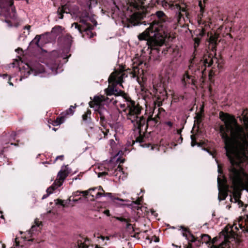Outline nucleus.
Masks as SVG:
<instances>
[{
  "label": "nucleus",
  "mask_w": 248,
  "mask_h": 248,
  "mask_svg": "<svg viewBox=\"0 0 248 248\" xmlns=\"http://www.w3.org/2000/svg\"><path fill=\"white\" fill-rule=\"evenodd\" d=\"M116 219L117 220H119L122 222H123L124 224H125V227L127 229H129L131 227V225L130 224L127 220L124 218L122 217H116Z\"/></svg>",
  "instance_id": "393cba45"
},
{
  "label": "nucleus",
  "mask_w": 248,
  "mask_h": 248,
  "mask_svg": "<svg viewBox=\"0 0 248 248\" xmlns=\"http://www.w3.org/2000/svg\"><path fill=\"white\" fill-rule=\"evenodd\" d=\"M211 238V237L208 234H203L202 236L203 242L205 243L208 246L210 243Z\"/></svg>",
  "instance_id": "cd10ccee"
},
{
  "label": "nucleus",
  "mask_w": 248,
  "mask_h": 248,
  "mask_svg": "<svg viewBox=\"0 0 248 248\" xmlns=\"http://www.w3.org/2000/svg\"><path fill=\"white\" fill-rule=\"evenodd\" d=\"M140 199H139L138 200H137L136 202H135V203L136 204H140Z\"/></svg>",
  "instance_id": "864d4df0"
},
{
  "label": "nucleus",
  "mask_w": 248,
  "mask_h": 248,
  "mask_svg": "<svg viewBox=\"0 0 248 248\" xmlns=\"http://www.w3.org/2000/svg\"><path fill=\"white\" fill-rule=\"evenodd\" d=\"M75 108V107L71 106L70 107L65 111V114L72 115L74 113V109Z\"/></svg>",
  "instance_id": "7c9ffc66"
},
{
  "label": "nucleus",
  "mask_w": 248,
  "mask_h": 248,
  "mask_svg": "<svg viewBox=\"0 0 248 248\" xmlns=\"http://www.w3.org/2000/svg\"><path fill=\"white\" fill-rule=\"evenodd\" d=\"M217 167H218V170H217L218 172V173H221V170H220L219 169V165H217Z\"/></svg>",
  "instance_id": "5fc2aeb1"
},
{
  "label": "nucleus",
  "mask_w": 248,
  "mask_h": 248,
  "mask_svg": "<svg viewBox=\"0 0 248 248\" xmlns=\"http://www.w3.org/2000/svg\"><path fill=\"white\" fill-rule=\"evenodd\" d=\"M206 0H200L199 1V6L200 7V13L198 15L199 17L202 18L203 16L204 12L205 3Z\"/></svg>",
  "instance_id": "aec40b11"
},
{
  "label": "nucleus",
  "mask_w": 248,
  "mask_h": 248,
  "mask_svg": "<svg viewBox=\"0 0 248 248\" xmlns=\"http://www.w3.org/2000/svg\"><path fill=\"white\" fill-rule=\"evenodd\" d=\"M88 191V195L90 194V195L91 196V193H93V194H95L96 193V192H97V191H96L95 192H93V191H90L89 190H87Z\"/></svg>",
  "instance_id": "c03bdc74"
},
{
  "label": "nucleus",
  "mask_w": 248,
  "mask_h": 248,
  "mask_svg": "<svg viewBox=\"0 0 248 248\" xmlns=\"http://www.w3.org/2000/svg\"><path fill=\"white\" fill-rule=\"evenodd\" d=\"M145 0H123L121 3L122 11L133 18H142L144 16Z\"/></svg>",
  "instance_id": "39448f33"
},
{
  "label": "nucleus",
  "mask_w": 248,
  "mask_h": 248,
  "mask_svg": "<svg viewBox=\"0 0 248 248\" xmlns=\"http://www.w3.org/2000/svg\"><path fill=\"white\" fill-rule=\"evenodd\" d=\"M45 34L37 35L35 38L30 42V45H32L33 44L35 45L36 47H41V46L39 44V42L42 37H44Z\"/></svg>",
  "instance_id": "6ab92c4d"
},
{
  "label": "nucleus",
  "mask_w": 248,
  "mask_h": 248,
  "mask_svg": "<svg viewBox=\"0 0 248 248\" xmlns=\"http://www.w3.org/2000/svg\"><path fill=\"white\" fill-rule=\"evenodd\" d=\"M120 96L124 102L123 103H120V107L126 112L127 119L131 121L135 127L140 129L145 124L146 121L142 116H140L141 111L140 108L124 93Z\"/></svg>",
  "instance_id": "7ed1b4c3"
},
{
  "label": "nucleus",
  "mask_w": 248,
  "mask_h": 248,
  "mask_svg": "<svg viewBox=\"0 0 248 248\" xmlns=\"http://www.w3.org/2000/svg\"><path fill=\"white\" fill-rule=\"evenodd\" d=\"M164 124L168 125L170 128H171L173 125L172 123L170 121L164 122Z\"/></svg>",
  "instance_id": "4c0bfd02"
},
{
  "label": "nucleus",
  "mask_w": 248,
  "mask_h": 248,
  "mask_svg": "<svg viewBox=\"0 0 248 248\" xmlns=\"http://www.w3.org/2000/svg\"><path fill=\"white\" fill-rule=\"evenodd\" d=\"M68 172L64 171H59L57 175V178L55 181L54 185L56 186V187H60L63 183V181L68 176Z\"/></svg>",
  "instance_id": "2eb2a0df"
},
{
  "label": "nucleus",
  "mask_w": 248,
  "mask_h": 248,
  "mask_svg": "<svg viewBox=\"0 0 248 248\" xmlns=\"http://www.w3.org/2000/svg\"><path fill=\"white\" fill-rule=\"evenodd\" d=\"M115 199H116V200H117V201H123V200H122V199H120V198H115Z\"/></svg>",
  "instance_id": "13d9d810"
},
{
  "label": "nucleus",
  "mask_w": 248,
  "mask_h": 248,
  "mask_svg": "<svg viewBox=\"0 0 248 248\" xmlns=\"http://www.w3.org/2000/svg\"><path fill=\"white\" fill-rule=\"evenodd\" d=\"M65 121V118L63 116H61L57 118V119L53 122V125L56 126L63 123Z\"/></svg>",
  "instance_id": "5701e85b"
},
{
  "label": "nucleus",
  "mask_w": 248,
  "mask_h": 248,
  "mask_svg": "<svg viewBox=\"0 0 248 248\" xmlns=\"http://www.w3.org/2000/svg\"><path fill=\"white\" fill-rule=\"evenodd\" d=\"M16 136V133L15 132H13L11 135V137L13 138H14L15 137V136Z\"/></svg>",
  "instance_id": "3c124183"
},
{
  "label": "nucleus",
  "mask_w": 248,
  "mask_h": 248,
  "mask_svg": "<svg viewBox=\"0 0 248 248\" xmlns=\"http://www.w3.org/2000/svg\"><path fill=\"white\" fill-rule=\"evenodd\" d=\"M100 237H101V239L103 241L105 239V238L102 236H101ZM106 239L107 240H108L109 238L108 237H106Z\"/></svg>",
  "instance_id": "8fccbe9b"
},
{
  "label": "nucleus",
  "mask_w": 248,
  "mask_h": 248,
  "mask_svg": "<svg viewBox=\"0 0 248 248\" xmlns=\"http://www.w3.org/2000/svg\"><path fill=\"white\" fill-rule=\"evenodd\" d=\"M102 168V169H103L102 170H102V171H105V168Z\"/></svg>",
  "instance_id": "680f3d73"
},
{
  "label": "nucleus",
  "mask_w": 248,
  "mask_h": 248,
  "mask_svg": "<svg viewBox=\"0 0 248 248\" xmlns=\"http://www.w3.org/2000/svg\"><path fill=\"white\" fill-rule=\"evenodd\" d=\"M218 238L216 237L213 238L212 239H211L210 243L208 245L209 248H227L228 247V241L226 240H224L219 245H217Z\"/></svg>",
  "instance_id": "f8f14e48"
},
{
  "label": "nucleus",
  "mask_w": 248,
  "mask_h": 248,
  "mask_svg": "<svg viewBox=\"0 0 248 248\" xmlns=\"http://www.w3.org/2000/svg\"><path fill=\"white\" fill-rule=\"evenodd\" d=\"M124 77V74H121L118 77H115L113 74H111L108 79L109 84L112 83L111 86H109L105 90V94L107 96H112L114 95L117 96H120L124 94V92L116 89V85H119L122 86V80Z\"/></svg>",
  "instance_id": "0eeeda50"
},
{
  "label": "nucleus",
  "mask_w": 248,
  "mask_h": 248,
  "mask_svg": "<svg viewBox=\"0 0 248 248\" xmlns=\"http://www.w3.org/2000/svg\"><path fill=\"white\" fill-rule=\"evenodd\" d=\"M91 111H90V110H88V111H87L86 114H83V115H82V118H83V120L84 121H86V120H87V119L88 115H91Z\"/></svg>",
  "instance_id": "c9c22d12"
},
{
  "label": "nucleus",
  "mask_w": 248,
  "mask_h": 248,
  "mask_svg": "<svg viewBox=\"0 0 248 248\" xmlns=\"http://www.w3.org/2000/svg\"><path fill=\"white\" fill-rule=\"evenodd\" d=\"M61 59L60 57L50 56L45 60L42 63H36L33 67H30L28 73L44 78L56 75L63 71Z\"/></svg>",
  "instance_id": "f03ea898"
},
{
  "label": "nucleus",
  "mask_w": 248,
  "mask_h": 248,
  "mask_svg": "<svg viewBox=\"0 0 248 248\" xmlns=\"http://www.w3.org/2000/svg\"><path fill=\"white\" fill-rule=\"evenodd\" d=\"M64 13H67L65 11V7L62 6V7H59L57 10V14L58 16V18L60 19H62L63 18V14Z\"/></svg>",
  "instance_id": "b1692460"
},
{
  "label": "nucleus",
  "mask_w": 248,
  "mask_h": 248,
  "mask_svg": "<svg viewBox=\"0 0 248 248\" xmlns=\"http://www.w3.org/2000/svg\"><path fill=\"white\" fill-rule=\"evenodd\" d=\"M191 145L192 147H194L195 145H198V146H201V145L200 143H197L196 141L194 140L193 137L191 136Z\"/></svg>",
  "instance_id": "72a5a7b5"
},
{
  "label": "nucleus",
  "mask_w": 248,
  "mask_h": 248,
  "mask_svg": "<svg viewBox=\"0 0 248 248\" xmlns=\"http://www.w3.org/2000/svg\"><path fill=\"white\" fill-rule=\"evenodd\" d=\"M190 63H191V64L188 66L189 69H191V67H192V60H190Z\"/></svg>",
  "instance_id": "603ef678"
},
{
  "label": "nucleus",
  "mask_w": 248,
  "mask_h": 248,
  "mask_svg": "<svg viewBox=\"0 0 248 248\" xmlns=\"http://www.w3.org/2000/svg\"><path fill=\"white\" fill-rule=\"evenodd\" d=\"M63 158V155H59L56 157V159H61V160H62Z\"/></svg>",
  "instance_id": "a18cd8bd"
},
{
  "label": "nucleus",
  "mask_w": 248,
  "mask_h": 248,
  "mask_svg": "<svg viewBox=\"0 0 248 248\" xmlns=\"http://www.w3.org/2000/svg\"><path fill=\"white\" fill-rule=\"evenodd\" d=\"M68 39H71L72 38V37L71 36H70L69 35H67L66 36Z\"/></svg>",
  "instance_id": "4d7b16f0"
},
{
  "label": "nucleus",
  "mask_w": 248,
  "mask_h": 248,
  "mask_svg": "<svg viewBox=\"0 0 248 248\" xmlns=\"http://www.w3.org/2000/svg\"><path fill=\"white\" fill-rule=\"evenodd\" d=\"M217 186H218V189L219 191L218 199L219 201L224 200L227 197L228 187L227 186L224 184H222V186H221L220 184V180L218 177L217 178Z\"/></svg>",
  "instance_id": "9b49d317"
},
{
  "label": "nucleus",
  "mask_w": 248,
  "mask_h": 248,
  "mask_svg": "<svg viewBox=\"0 0 248 248\" xmlns=\"http://www.w3.org/2000/svg\"><path fill=\"white\" fill-rule=\"evenodd\" d=\"M103 213L108 217L109 216V211L108 210H104Z\"/></svg>",
  "instance_id": "a19ab883"
},
{
  "label": "nucleus",
  "mask_w": 248,
  "mask_h": 248,
  "mask_svg": "<svg viewBox=\"0 0 248 248\" xmlns=\"http://www.w3.org/2000/svg\"><path fill=\"white\" fill-rule=\"evenodd\" d=\"M57 202H56V203L59 204L63 206H65V204H64V201L59 199L57 200Z\"/></svg>",
  "instance_id": "58836bf2"
},
{
  "label": "nucleus",
  "mask_w": 248,
  "mask_h": 248,
  "mask_svg": "<svg viewBox=\"0 0 248 248\" xmlns=\"http://www.w3.org/2000/svg\"><path fill=\"white\" fill-rule=\"evenodd\" d=\"M189 14L185 8H180V12L176 14V18L178 22L181 23L182 21L186 22L188 20Z\"/></svg>",
  "instance_id": "ddd939ff"
},
{
  "label": "nucleus",
  "mask_w": 248,
  "mask_h": 248,
  "mask_svg": "<svg viewBox=\"0 0 248 248\" xmlns=\"http://www.w3.org/2000/svg\"><path fill=\"white\" fill-rule=\"evenodd\" d=\"M11 248H16V247H14V248L11 247Z\"/></svg>",
  "instance_id": "774afa93"
},
{
  "label": "nucleus",
  "mask_w": 248,
  "mask_h": 248,
  "mask_svg": "<svg viewBox=\"0 0 248 248\" xmlns=\"http://www.w3.org/2000/svg\"><path fill=\"white\" fill-rule=\"evenodd\" d=\"M155 242H158L159 241V238H155V239L154 240Z\"/></svg>",
  "instance_id": "6e6d98bb"
},
{
  "label": "nucleus",
  "mask_w": 248,
  "mask_h": 248,
  "mask_svg": "<svg viewBox=\"0 0 248 248\" xmlns=\"http://www.w3.org/2000/svg\"><path fill=\"white\" fill-rule=\"evenodd\" d=\"M58 187H56V186L54 185L53 184V186H50L49 187H48L46 190V194H44L43 196V197H42V199H45L47 197H48V196L51 194L53 191L55 189H56Z\"/></svg>",
  "instance_id": "4be33fe9"
},
{
  "label": "nucleus",
  "mask_w": 248,
  "mask_h": 248,
  "mask_svg": "<svg viewBox=\"0 0 248 248\" xmlns=\"http://www.w3.org/2000/svg\"><path fill=\"white\" fill-rule=\"evenodd\" d=\"M200 42V39L198 38H196L194 39V47L195 49H196V47L199 46V43Z\"/></svg>",
  "instance_id": "f704fd0d"
},
{
  "label": "nucleus",
  "mask_w": 248,
  "mask_h": 248,
  "mask_svg": "<svg viewBox=\"0 0 248 248\" xmlns=\"http://www.w3.org/2000/svg\"><path fill=\"white\" fill-rule=\"evenodd\" d=\"M203 150L208 152L210 155H212V153L211 152L209 151V150H207V149L204 148L203 149Z\"/></svg>",
  "instance_id": "09e8293b"
},
{
  "label": "nucleus",
  "mask_w": 248,
  "mask_h": 248,
  "mask_svg": "<svg viewBox=\"0 0 248 248\" xmlns=\"http://www.w3.org/2000/svg\"><path fill=\"white\" fill-rule=\"evenodd\" d=\"M119 169V171L121 170V168H120L119 167H118L117 169Z\"/></svg>",
  "instance_id": "69168bd1"
},
{
  "label": "nucleus",
  "mask_w": 248,
  "mask_h": 248,
  "mask_svg": "<svg viewBox=\"0 0 248 248\" xmlns=\"http://www.w3.org/2000/svg\"><path fill=\"white\" fill-rule=\"evenodd\" d=\"M243 120L246 124H248V109H245L242 113Z\"/></svg>",
  "instance_id": "bb28decb"
},
{
  "label": "nucleus",
  "mask_w": 248,
  "mask_h": 248,
  "mask_svg": "<svg viewBox=\"0 0 248 248\" xmlns=\"http://www.w3.org/2000/svg\"><path fill=\"white\" fill-rule=\"evenodd\" d=\"M82 16L83 18L80 19V22L83 24L85 26L84 28V31L85 33L87 35V37L91 38L94 36V34L91 31L93 29L92 26L88 23V21H90L95 26H96L97 22L93 18L90 17L89 16V14L87 12L82 14Z\"/></svg>",
  "instance_id": "1a4fd4ad"
},
{
  "label": "nucleus",
  "mask_w": 248,
  "mask_h": 248,
  "mask_svg": "<svg viewBox=\"0 0 248 248\" xmlns=\"http://www.w3.org/2000/svg\"><path fill=\"white\" fill-rule=\"evenodd\" d=\"M35 225H33L31 226V229L29 231V233L32 234L33 233V232L38 231L39 229L41 228L40 226L42 223L37 219L34 221Z\"/></svg>",
  "instance_id": "a211bd4d"
},
{
  "label": "nucleus",
  "mask_w": 248,
  "mask_h": 248,
  "mask_svg": "<svg viewBox=\"0 0 248 248\" xmlns=\"http://www.w3.org/2000/svg\"><path fill=\"white\" fill-rule=\"evenodd\" d=\"M192 82V79H191V76L186 73L183 77L182 82L184 86H186V84H190Z\"/></svg>",
  "instance_id": "412c9836"
},
{
  "label": "nucleus",
  "mask_w": 248,
  "mask_h": 248,
  "mask_svg": "<svg viewBox=\"0 0 248 248\" xmlns=\"http://www.w3.org/2000/svg\"><path fill=\"white\" fill-rule=\"evenodd\" d=\"M0 7L6 19L5 21L8 23L7 18L15 20L16 18V13L13 6V0H5L4 4L2 1L0 3Z\"/></svg>",
  "instance_id": "6e6552de"
},
{
  "label": "nucleus",
  "mask_w": 248,
  "mask_h": 248,
  "mask_svg": "<svg viewBox=\"0 0 248 248\" xmlns=\"http://www.w3.org/2000/svg\"><path fill=\"white\" fill-rule=\"evenodd\" d=\"M116 167V165L112 161H105L99 166L98 168L102 170V168H104L105 171L98 172V177H101L107 175H111L114 173L113 170Z\"/></svg>",
  "instance_id": "9d476101"
},
{
  "label": "nucleus",
  "mask_w": 248,
  "mask_h": 248,
  "mask_svg": "<svg viewBox=\"0 0 248 248\" xmlns=\"http://www.w3.org/2000/svg\"><path fill=\"white\" fill-rule=\"evenodd\" d=\"M180 140H181V141L182 142L183 139H182V138L181 137L180 138Z\"/></svg>",
  "instance_id": "0e129e2a"
},
{
  "label": "nucleus",
  "mask_w": 248,
  "mask_h": 248,
  "mask_svg": "<svg viewBox=\"0 0 248 248\" xmlns=\"http://www.w3.org/2000/svg\"><path fill=\"white\" fill-rule=\"evenodd\" d=\"M203 63H204V64L205 65V66H206V64H208V66H210L211 65V64L210 63H208L206 60L204 61Z\"/></svg>",
  "instance_id": "49530a36"
},
{
  "label": "nucleus",
  "mask_w": 248,
  "mask_h": 248,
  "mask_svg": "<svg viewBox=\"0 0 248 248\" xmlns=\"http://www.w3.org/2000/svg\"><path fill=\"white\" fill-rule=\"evenodd\" d=\"M71 170L68 167V165L63 166L62 167L61 170L59 171H64L65 172H68V175L70 173Z\"/></svg>",
  "instance_id": "2f4dec72"
},
{
  "label": "nucleus",
  "mask_w": 248,
  "mask_h": 248,
  "mask_svg": "<svg viewBox=\"0 0 248 248\" xmlns=\"http://www.w3.org/2000/svg\"><path fill=\"white\" fill-rule=\"evenodd\" d=\"M8 83H9V84L10 86H13L14 85H13V83L12 82H9H9H8Z\"/></svg>",
  "instance_id": "bf43d9fd"
},
{
  "label": "nucleus",
  "mask_w": 248,
  "mask_h": 248,
  "mask_svg": "<svg viewBox=\"0 0 248 248\" xmlns=\"http://www.w3.org/2000/svg\"><path fill=\"white\" fill-rule=\"evenodd\" d=\"M182 232V235L185 237L187 240L194 241L193 239L194 237L192 234L185 228L183 226H180Z\"/></svg>",
  "instance_id": "dca6fc26"
},
{
  "label": "nucleus",
  "mask_w": 248,
  "mask_h": 248,
  "mask_svg": "<svg viewBox=\"0 0 248 248\" xmlns=\"http://www.w3.org/2000/svg\"><path fill=\"white\" fill-rule=\"evenodd\" d=\"M181 132H182V129H178L177 130V133L178 135H181Z\"/></svg>",
  "instance_id": "de8ad7c7"
},
{
  "label": "nucleus",
  "mask_w": 248,
  "mask_h": 248,
  "mask_svg": "<svg viewBox=\"0 0 248 248\" xmlns=\"http://www.w3.org/2000/svg\"><path fill=\"white\" fill-rule=\"evenodd\" d=\"M167 36L156 34V32H151V33L144 39L140 40H146L148 48L151 49L150 59L153 61H157L161 56L159 47L162 46L165 42Z\"/></svg>",
  "instance_id": "423d86ee"
},
{
  "label": "nucleus",
  "mask_w": 248,
  "mask_h": 248,
  "mask_svg": "<svg viewBox=\"0 0 248 248\" xmlns=\"http://www.w3.org/2000/svg\"><path fill=\"white\" fill-rule=\"evenodd\" d=\"M73 202H75L78 201V200H73Z\"/></svg>",
  "instance_id": "052dcab7"
},
{
  "label": "nucleus",
  "mask_w": 248,
  "mask_h": 248,
  "mask_svg": "<svg viewBox=\"0 0 248 248\" xmlns=\"http://www.w3.org/2000/svg\"><path fill=\"white\" fill-rule=\"evenodd\" d=\"M109 143L110 145L112 146L113 145L115 144V142L113 140H109Z\"/></svg>",
  "instance_id": "79ce46f5"
},
{
  "label": "nucleus",
  "mask_w": 248,
  "mask_h": 248,
  "mask_svg": "<svg viewBox=\"0 0 248 248\" xmlns=\"http://www.w3.org/2000/svg\"><path fill=\"white\" fill-rule=\"evenodd\" d=\"M82 194L83 196H85L88 195V191H77L73 193V196L76 197L79 196L80 194Z\"/></svg>",
  "instance_id": "c85d7f7f"
},
{
  "label": "nucleus",
  "mask_w": 248,
  "mask_h": 248,
  "mask_svg": "<svg viewBox=\"0 0 248 248\" xmlns=\"http://www.w3.org/2000/svg\"><path fill=\"white\" fill-rule=\"evenodd\" d=\"M219 117L224 123L219 126L220 134L231 164L229 176L233 185V198L231 201L237 203L239 207H241L243 202L239 200L240 189L248 188V174L245 172L243 164L247 159L245 152L248 148V127L244 128L233 116L228 114L221 112Z\"/></svg>",
  "instance_id": "f257e3e1"
},
{
  "label": "nucleus",
  "mask_w": 248,
  "mask_h": 248,
  "mask_svg": "<svg viewBox=\"0 0 248 248\" xmlns=\"http://www.w3.org/2000/svg\"><path fill=\"white\" fill-rule=\"evenodd\" d=\"M91 196L93 198V199H99L102 197H108L109 198L112 199V194L111 193H102L101 192H97L95 194H93L91 193Z\"/></svg>",
  "instance_id": "f3484780"
},
{
  "label": "nucleus",
  "mask_w": 248,
  "mask_h": 248,
  "mask_svg": "<svg viewBox=\"0 0 248 248\" xmlns=\"http://www.w3.org/2000/svg\"><path fill=\"white\" fill-rule=\"evenodd\" d=\"M62 31V27L60 26H57L53 27L51 30V33L55 34V35H57L59 33H61Z\"/></svg>",
  "instance_id": "a878e982"
},
{
  "label": "nucleus",
  "mask_w": 248,
  "mask_h": 248,
  "mask_svg": "<svg viewBox=\"0 0 248 248\" xmlns=\"http://www.w3.org/2000/svg\"><path fill=\"white\" fill-rule=\"evenodd\" d=\"M94 99L96 101H104L105 104H108L109 103H112L113 105L118 106V105L117 104L118 103V101L114 100L113 98L112 97V96L106 95V97L101 96V97H100L97 96H95L94 97Z\"/></svg>",
  "instance_id": "4468645a"
},
{
  "label": "nucleus",
  "mask_w": 248,
  "mask_h": 248,
  "mask_svg": "<svg viewBox=\"0 0 248 248\" xmlns=\"http://www.w3.org/2000/svg\"><path fill=\"white\" fill-rule=\"evenodd\" d=\"M30 28H31V26H25L24 27V29H26L28 31V34H29Z\"/></svg>",
  "instance_id": "37998d69"
},
{
  "label": "nucleus",
  "mask_w": 248,
  "mask_h": 248,
  "mask_svg": "<svg viewBox=\"0 0 248 248\" xmlns=\"http://www.w3.org/2000/svg\"><path fill=\"white\" fill-rule=\"evenodd\" d=\"M75 27V29H78V31L79 32H81V29H80L79 28V26H78V24L77 23H74L72 25V27Z\"/></svg>",
  "instance_id": "e433bc0d"
},
{
  "label": "nucleus",
  "mask_w": 248,
  "mask_h": 248,
  "mask_svg": "<svg viewBox=\"0 0 248 248\" xmlns=\"http://www.w3.org/2000/svg\"><path fill=\"white\" fill-rule=\"evenodd\" d=\"M7 76V75H3V78H5Z\"/></svg>",
  "instance_id": "e2e57ef3"
},
{
  "label": "nucleus",
  "mask_w": 248,
  "mask_h": 248,
  "mask_svg": "<svg viewBox=\"0 0 248 248\" xmlns=\"http://www.w3.org/2000/svg\"><path fill=\"white\" fill-rule=\"evenodd\" d=\"M89 190L90 191H93V192H95L96 191H97V192H103L102 193L104 192V190H103L102 187L101 186H98L97 187H93V188H91L89 189Z\"/></svg>",
  "instance_id": "c756f323"
},
{
  "label": "nucleus",
  "mask_w": 248,
  "mask_h": 248,
  "mask_svg": "<svg viewBox=\"0 0 248 248\" xmlns=\"http://www.w3.org/2000/svg\"><path fill=\"white\" fill-rule=\"evenodd\" d=\"M155 15L156 19H155L152 23H150V26L144 32L139 34V39L147 37L152 31L156 32V34L167 36L168 28L170 24V19L162 11L156 12Z\"/></svg>",
  "instance_id": "20e7f679"
},
{
  "label": "nucleus",
  "mask_w": 248,
  "mask_h": 248,
  "mask_svg": "<svg viewBox=\"0 0 248 248\" xmlns=\"http://www.w3.org/2000/svg\"><path fill=\"white\" fill-rule=\"evenodd\" d=\"M89 105H90L91 108H92V106H91V102L89 103Z\"/></svg>",
  "instance_id": "338daca9"
},
{
  "label": "nucleus",
  "mask_w": 248,
  "mask_h": 248,
  "mask_svg": "<svg viewBox=\"0 0 248 248\" xmlns=\"http://www.w3.org/2000/svg\"><path fill=\"white\" fill-rule=\"evenodd\" d=\"M71 197H70L69 199H68L67 200L64 201V204H65V205L67 204H69L70 203V202H71Z\"/></svg>",
  "instance_id": "ea45409f"
},
{
  "label": "nucleus",
  "mask_w": 248,
  "mask_h": 248,
  "mask_svg": "<svg viewBox=\"0 0 248 248\" xmlns=\"http://www.w3.org/2000/svg\"><path fill=\"white\" fill-rule=\"evenodd\" d=\"M89 240H85V243H78V248H88V245L86 244V242H88Z\"/></svg>",
  "instance_id": "473e14b6"
}]
</instances>
